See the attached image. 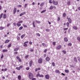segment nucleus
I'll use <instances>...</instances> for the list:
<instances>
[{"instance_id":"40","label":"nucleus","mask_w":80,"mask_h":80,"mask_svg":"<svg viewBox=\"0 0 80 80\" xmlns=\"http://www.w3.org/2000/svg\"><path fill=\"white\" fill-rule=\"evenodd\" d=\"M53 45H55L56 42H52Z\"/></svg>"},{"instance_id":"18","label":"nucleus","mask_w":80,"mask_h":80,"mask_svg":"<svg viewBox=\"0 0 80 80\" xmlns=\"http://www.w3.org/2000/svg\"><path fill=\"white\" fill-rule=\"evenodd\" d=\"M9 42H10V40H6L5 42L6 43H8Z\"/></svg>"},{"instance_id":"21","label":"nucleus","mask_w":80,"mask_h":80,"mask_svg":"<svg viewBox=\"0 0 80 80\" xmlns=\"http://www.w3.org/2000/svg\"><path fill=\"white\" fill-rule=\"evenodd\" d=\"M77 39L78 40V41H79V42H80V37H77Z\"/></svg>"},{"instance_id":"38","label":"nucleus","mask_w":80,"mask_h":80,"mask_svg":"<svg viewBox=\"0 0 80 80\" xmlns=\"http://www.w3.org/2000/svg\"><path fill=\"white\" fill-rule=\"evenodd\" d=\"M43 3H42L40 4V7H43Z\"/></svg>"},{"instance_id":"2","label":"nucleus","mask_w":80,"mask_h":80,"mask_svg":"<svg viewBox=\"0 0 80 80\" xmlns=\"http://www.w3.org/2000/svg\"><path fill=\"white\" fill-rule=\"evenodd\" d=\"M42 62L43 61H42V58H40L38 60V63H42Z\"/></svg>"},{"instance_id":"22","label":"nucleus","mask_w":80,"mask_h":80,"mask_svg":"<svg viewBox=\"0 0 80 80\" xmlns=\"http://www.w3.org/2000/svg\"><path fill=\"white\" fill-rule=\"evenodd\" d=\"M3 15V13H1V15H0V19H1L2 18V16Z\"/></svg>"},{"instance_id":"63","label":"nucleus","mask_w":80,"mask_h":80,"mask_svg":"<svg viewBox=\"0 0 80 80\" xmlns=\"http://www.w3.org/2000/svg\"><path fill=\"white\" fill-rule=\"evenodd\" d=\"M36 80L35 78H32V80Z\"/></svg>"},{"instance_id":"36","label":"nucleus","mask_w":80,"mask_h":80,"mask_svg":"<svg viewBox=\"0 0 80 80\" xmlns=\"http://www.w3.org/2000/svg\"><path fill=\"white\" fill-rule=\"evenodd\" d=\"M66 25L67 27H69V22H67L66 23Z\"/></svg>"},{"instance_id":"4","label":"nucleus","mask_w":80,"mask_h":80,"mask_svg":"<svg viewBox=\"0 0 80 80\" xmlns=\"http://www.w3.org/2000/svg\"><path fill=\"white\" fill-rule=\"evenodd\" d=\"M13 12V14H15L16 12H17V8H14Z\"/></svg>"},{"instance_id":"32","label":"nucleus","mask_w":80,"mask_h":80,"mask_svg":"<svg viewBox=\"0 0 80 80\" xmlns=\"http://www.w3.org/2000/svg\"><path fill=\"white\" fill-rule=\"evenodd\" d=\"M68 5H70V1H68L67 3Z\"/></svg>"},{"instance_id":"51","label":"nucleus","mask_w":80,"mask_h":80,"mask_svg":"<svg viewBox=\"0 0 80 80\" xmlns=\"http://www.w3.org/2000/svg\"><path fill=\"white\" fill-rule=\"evenodd\" d=\"M27 4H26L25 5L24 8H26V7H27Z\"/></svg>"},{"instance_id":"30","label":"nucleus","mask_w":80,"mask_h":80,"mask_svg":"<svg viewBox=\"0 0 80 80\" xmlns=\"http://www.w3.org/2000/svg\"><path fill=\"white\" fill-rule=\"evenodd\" d=\"M23 46H24V47H27L28 45L27 44H25V43H23Z\"/></svg>"},{"instance_id":"61","label":"nucleus","mask_w":80,"mask_h":80,"mask_svg":"<svg viewBox=\"0 0 80 80\" xmlns=\"http://www.w3.org/2000/svg\"><path fill=\"white\" fill-rule=\"evenodd\" d=\"M13 25H14V26H16V22H14L13 23Z\"/></svg>"},{"instance_id":"1","label":"nucleus","mask_w":80,"mask_h":80,"mask_svg":"<svg viewBox=\"0 0 80 80\" xmlns=\"http://www.w3.org/2000/svg\"><path fill=\"white\" fill-rule=\"evenodd\" d=\"M29 78L30 79H32V78H33V74L31 72H29Z\"/></svg>"},{"instance_id":"57","label":"nucleus","mask_w":80,"mask_h":80,"mask_svg":"<svg viewBox=\"0 0 80 80\" xmlns=\"http://www.w3.org/2000/svg\"><path fill=\"white\" fill-rule=\"evenodd\" d=\"M23 67V66H21L19 67L20 68H22Z\"/></svg>"},{"instance_id":"46","label":"nucleus","mask_w":80,"mask_h":80,"mask_svg":"<svg viewBox=\"0 0 80 80\" xmlns=\"http://www.w3.org/2000/svg\"><path fill=\"white\" fill-rule=\"evenodd\" d=\"M18 60L20 62H22V60H21V59L20 58H19Z\"/></svg>"},{"instance_id":"24","label":"nucleus","mask_w":80,"mask_h":80,"mask_svg":"<svg viewBox=\"0 0 80 80\" xmlns=\"http://www.w3.org/2000/svg\"><path fill=\"white\" fill-rule=\"evenodd\" d=\"M18 78L19 80H20L21 79V76L19 75L18 77Z\"/></svg>"},{"instance_id":"62","label":"nucleus","mask_w":80,"mask_h":80,"mask_svg":"<svg viewBox=\"0 0 80 80\" xmlns=\"http://www.w3.org/2000/svg\"><path fill=\"white\" fill-rule=\"evenodd\" d=\"M78 60L79 62H80V58H78Z\"/></svg>"},{"instance_id":"58","label":"nucleus","mask_w":80,"mask_h":80,"mask_svg":"<svg viewBox=\"0 0 80 80\" xmlns=\"http://www.w3.org/2000/svg\"><path fill=\"white\" fill-rule=\"evenodd\" d=\"M10 24H9V23L7 25V27H9V26H10Z\"/></svg>"},{"instance_id":"60","label":"nucleus","mask_w":80,"mask_h":80,"mask_svg":"<svg viewBox=\"0 0 80 80\" xmlns=\"http://www.w3.org/2000/svg\"><path fill=\"white\" fill-rule=\"evenodd\" d=\"M70 66L71 67H74V66H73V65H70Z\"/></svg>"},{"instance_id":"47","label":"nucleus","mask_w":80,"mask_h":80,"mask_svg":"<svg viewBox=\"0 0 80 80\" xmlns=\"http://www.w3.org/2000/svg\"><path fill=\"white\" fill-rule=\"evenodd\" d=\"M36 35L38 36H40V34H39V33H38L36 34Z\"/></svg>"},{"instance_id":"31","label":"nucleus","mask_w":80,"mask_h":80,"mask_svg":"<svg viewBox=\"0 0 80 80\" xmlns=\"http://www.w3.org/2000/svg\"><path fill=\"white\" fill-rule=\"evenodd\" d=\"M62 52H63L64 54H66V51L65 50H63Z\"/></svg>"},{"instance_id":"34","label":"nucleus","mask_w":80,"mask_h":80,"mask_svg":"<svg viewBox=\"0 0 80 80\" xmlns=\"http://www.w3.org/2000/svg\"><path fill=\"white\" fill-rule=\"evenodd\" d=\"M16 69H17V70H20V68L18 67H17Z\"/></svg>"},{"instance_id":"28","label":"nucleus","mask_w":80,"mask_h":80,"mask_svg":"<svg viewBox=\"0 0 80 80\" xmlns=\"http://www.w3.org/2000/svg\"><path fill=\"white\" fill-rule=\"evenodd\" d=\"M23 23V21H19L18 22V23Z\"/></svg>"},{"instance_id":"20","label":"nucleus","mask_w":80,"mask_h":80,"mask_svg":"<svg viewBox=\"0 0 80 80\" xmlns=\"http://www.w3.org/2000/svg\"><path fill=\"white\" fill-rule=\"evenodd\" d=\"M17 25L18 27H20L21 26V24H19V23H17Z\"/></svg>"},{"instance_id":"26","label":"nucleus","mask_w":80,"mask_h":80,"mask_svg":"<svg viewBox=\"0 0 80 80\" xmlns=\"http://www.w3.org/2000/svg\"><path fill=\"white\" fill-rule=\"evenodd\" d=\"M46 12V10H43V11H42L41 12V13H44V12Z\"/></svg>"},{"instance_id":"45","label":"nucleus","mask_w":80,"mask_h":80,"mask_svg":"<svg viewBox=\"0 0 80 80\" xmlns=\"http://www.w3.org/2000/svg\"><path fill=\"white\" fill-rule=\"evenodd\" d=\"M53 67H55V63L54 62H52V63Z\"/></svg>"},{"instance_id":"17","label":"nucleus","mask_w":80,"mask_h":80,"mask_svg":"<svg viewBox=\"0 0 80 80\" xmlns=\"http://www.w3.org/2000/svg\"><path fill=\"white\" fill-rule=\"evenodd\" d=\"M42 45H43V46L45 47H47V44H46L44 43H42Z\"/></svg>"},{"instance_id":"55","label":"nucleus","mask_w":80,"mask_h":80,"mask_svg":"<svg viewBox=\"0 0 80 80\" xmlns=\"http://www.w3.org/2000/svg\"><path fill=\"white\" fill-rule=\"evenodd\" d=\"M14 54H18V52H14Z\"/></svg>"},{"instance_id":"3","label":"nucleus","mask_w":80,"mask_h":80,"mask_svg":"<svg viewBox=\"0 0 80 80\" xmlns=\"http://www.w3.org/2000/svg\"><path fill=\"white\" fill-rule=\"evenodd\" d=\"M52 3L54 5H57L58 4V2L57 1H53Z\"/></svg>"},{"instance_id":"50","label":"nucleus","mask_w":80,"mask_h":80,"mask_svg":"<svg viewBox=\"0 0 80 80\" xmlns=\"http://www.w3.org/2000/svg\"><path fill=\"white\" fill-rule=\"evenodd\" d=\"M23 26L24 27V28H27V26H26V25H23Z\"/></svg>"},{"instance_id":"56","label":"nucleus","mask_w":80,"mask_h":80,"mask_svg":"<svg viewBox=\"0 0 80 80\" xmlns=\"http://www.w3.org/2000/svg\"><path fill=\"white\" fill-rule=\"evenodd\" d=\"M16 58L17 59H18V60L20 58L18 56H17Z\"/></svg>"},{"instance_id":"13","label":"nucleus","mask_w":80,"mask_h":80,"mask_svg":"<svg viewBox=\"0 0 80 80\" xmlns=\"http://www.w3.org/2000/svg\"><path fill=\"white\" fill-rule=\"evenodd\" d=\"M64 40L65 42H67L68 41V39H67V38H64Z\"/></svg>"},{"instance_id":"5","label":"nucleus","mask_w":80,"mask_h":80,"mask_svg":"<svg viewBox=\"0 0 80 80\" xmlns=\"http://www.w3.org/2000/svg\"><path fill=\"white\" fill-rule=\"evenodd\" d=\"M61 48H62V46L60 45L57 47V50H59Z\"/></svg>"},{"instance_id":"59","label":"nucleus","mask_w":80,"mask_h":80,"mask_svg":"<svg viewBox=\"0 0 80 80\" xmlns=\"http://www.w3.org/2000/svg\"><path fill=\"white\" fill-rule=\"evenodd\" d=\"M28 43V41L26 42H24V43L25 44V43Z\"/></svg>"},{"instance_id":"43","label":"nucleus","mask_w":80,"mask_h":80,"mask_svg":"<svg viewBox=\"0 0 80 80\" xmlns=\"http://www.w3.org/2000/svg\"><path fill=\"white\" fill-rule=\"evenodd\" d=\"M39 77H43V75H40Z\"/></svg>"},{"instance_id":"54","label":"nucleus","mask_w":80,"mask_h":80,"mask_svg":"<svg viewBox=\"0 0 80 80\" xmlns=\"http://www.w3.org/2000/svg\"><path fill=\"white\" fill-rule=\"evenodd\" d=\"M26 70H29V69H30V68H29L28 67L26 68Z\"/></svg>"},{"instance_id":"9","label":"nucleus","mask_w":80,"mask_h":80,"mask_svg":"<svg viewBox=\"0 0 80 80\" xmlns=\"http://www.w3.org/2000/svg\"><path fill=\"white\" fill-rule=\"evenodd\" d=\"M45 78L46 79H48L49 78V76H48V75H45Z\"/></svg>"},{"instance_id":"53","label":"nucleus","mask_w":80,"mask_h":80,"mask_svg":"<svg viewBox=\"0 0 80 80\" xmlns=\"http://www.w3.org/2000/svg\"><path fill=\"white\" fill-rule=\"evenodd\" d=\"M47 50L46 49L44 51V53H46V52H47Z\"/></svg>"},{"instance_id":"33","label":"nucleus","mask_w":80,"mask_h":80,"mask_svg":"<svg viewBox=\"0 0 80 80\" xmlns=\"http://www.w3.org/2000/svg\"><path fill=\"white\" fill-rule=\"evenodd\" d=\"M65 72H66V73H68V72H69L68 70H65Z\"/></svg>"},{"instance_id":"10","label":"nucleus","mask_w":80,"mask_h":80,"mask_svg":"<svg viewBox=\"0 0 80 80\" xmlns=\"http://www.w3.org/2000/svg\"><path fill=\"white\" fill-rule=\"evenodd\" d=\"M46 60H47V61H49L50 60V58H49L48 57H47L46 58Z\"/></svg>"},{"instance_id":"35","label":"nucleus","mask_w":80,"mask_h":80,"mask_svg":"<svg viewBox=\"0 0 80 80\" xmlns=\"http://www.w3.org/2000/svg\"><path fill=\"white\" fill-rule=\"evenodd\" d=\"M3 28H3V27H0V30H3Z\"/></svg>"},{"instance_id":"12","label":"nucleus","mask_w":80,"mask_h":80,"mask_svg":"<svg viewBox=\"0 0 80 80\" xmlns=\"http://www.w3.org/2000/svg\"><path fill=\"white\" fill-rule=\"evenodd\" d=\"M68 21L69 22V23H71V22H72V19H70V18H68Z\"/></svg>"},{"instance_id":"8","label":"nucleus","mask_w":80,"mask_h":80,"mask_svg":"<svg viewBox=\"0 0 80 80\" xmlns=\"http://www.w3.org/2000/svg\"><path fill=\"white\" fill-rule=\"evenodd\" d=\"M25 34H23L22 36H21V38L22 39H23L24 37H25Z\"/></svg>"},{"instance_id":"64","label":"nucleus","mask_w":80,"mask_h":80,"mask_svg":"<svg viewBox=\"0 0 80 80\" xmlns=\"http://www.w3.org/2000/svg\"><path fill=\"white\" fill-rule=\"evenodd\" d=\"M78 10H80V7H79V8H78Z\"/></svg>"},{"instance_id":"42","label":"nucleus","mask_w":80,"mask_h":80,"mask_svg":"<svg viewBox=\"0 0 80 80\" xmlns=\"http://www.w3.org/2000/svg\"><path fill=\"white\" fill-rule=\"evenodd\" d=\"M55 72H56V73H59V70H56L55 71Z\"/></svg>"},{"instance_id":"37","label":"nucleus","mask_w":80,"mask_h":80,"mask_svg":"<svg viewBox=\"0 0 80 80\" xmlns=\"http://www.w3.org/2000/svg\"><path fill=\"white\" fill-rule=\"evenodd\" d=\"M11 47V44H10L9 45H8V48H9V47Z\"/></svg>"},{"instance_id":"16","label":"nucleus","mask_w":80,"mask_h":80,"mask_svg":"<svg viewBox=\"0 0 80 80\" xmlns=\"http://www.w3.org/2000/svg\"><path fill=\"white\" fill-rule=\"evenodd\" d=\"M73 28H74V30H77V29L78 28L77 26L73 27Z\"/></svg>"},{"instance_id":"25","label":"nucleus","mask_w":80,"mask_h":80,"mask_svg":"<svg viewBox=\"0 0 80 80\" xmlns=\"http://www.w3.org/2000/svg\"><path fill=\"white\" fill-rule=\"evenodd\" d=\"M23 29V27L21 26L20 27V28H19V30H22Z\"/></svg>"},{"instance_id":"41","label":"nucleus","mask_w":80,"mask_h":80,"mask_svg":"<svg viewBox=\"0 0 80 80\" xmlns=\"http://www.w3.org/2000/svg\"><path fill=\"white\" fill-rule=\"evenodd\" d=\"M60 20V18L58 17V22H59Z\"/></svg>"},{"instance_id":"6","label":"nucleus","mask_w":80,"mask_h":80,"mask_svg":"<svg viewBox=\"0 0 80 80\" xmlns=\"http://www.w3.org/2000/svg\"><path fill=\"white\" fill-rule=\"evenodd\" d=\"M25 13H26V12H23L22 13L20 14V17H22V15H25Z\"/></svg>"},{"instance_id":"27","label":"nucleus","mask_w":80,"mask_h":80,"mask_svg":"<svg viewBox=\"0 0 80 80\" xmlns=\"http://www.w3.org/2000/svg\"><path fill=\"white\" fill-rule=\"evenodd\" d=\"M3 18H6V17H7V16H6V14H4L3 15Z\"/></svg>"},{"instance_id":"14","label":"nucleus","mask_w":80,"mask_h":80,"mask_svg":"<svg viewBox=\"0 0 80 80\" xmlns=\"http://www.w3.org/2000/svg\"><path fill=\"white\" fill-rule=\"evenodd\" d=\"M74 61L75 62H78L77 59V58H74Z\"/></svg>"},{"instance_id":"7","label":"nucleus","mask_w":80,"mask_h":80,"mask_svg":"<svg viewBox=\"0 0 80 80\" xmlns=\"http://www.w3.org/2000/svg\"><path fill=\"white\" fill-rule=\"evenodd\" d=\"M32 63H33V61H31L29 63V65L30 67H32Z\"/></svg>"},{"instance_id":"44","label":"nucleus","mask_w":80,"mask_h":80,"mask_svg":"<svg viewBox=\"0 0 80 80\" xmlns=\"http://www.w3.org/2000/svg\"><path fill=\"white\" fill-rule=\"evenodd\" d=\"M17 39L18 40H20V38L18 37L17 38Z\"/></svg>"},{"instance_id":"52","label":"nucleus","mask_w":80,"mask_h":80,"mask_svg":"<svg viewBox=\"0 0 80 80\" xmlns=\"http://www.w3.org/2000/svg\"><path fill=\"white\" fill-rule=\"evenodd\" d=\"M18 7H22L21 5H19L18 6Z\"/></svg>"},{"instance_id":"39","label":"nucleus","mask_w":80,"mask_h":80,"mask_svg":"<svg viewBox=\"0 0 80 80\" xmlns=\"http://www.w3.org/2000/svg\"><path fill=\"white\" fill-rule=\"evenodd\" d=\"M68 46H72V43H69L68 44Z\"/></svg>"},{"instance_id":"19","label":"nucleus","mask_w":80,"mask_h":80,"mask_svg":"<svg viewBox=\"0 0 80 80\" xmlns=\"http://www.w3.org/2000/svg\"><path fill=\"white\" fill-rule=\"evenodd\" d=\"M8 50L7 49H5V50H2V52H7Z\"/></svg>"},{"instance_id":"15","label":"nucleus","mask_w":80,"mask_h":80,"mask_svg":"<svg viewBox=\"0 0 80 80\" xmlns=\"http://www.w3.org/2000/svg\"><path fill=\"white\" fill-rule=\"evenodd\" d=\"M35 22H36V23H40V21H39L36 20Z\"/></svg>"},{"instance_id":"49","label":"nucleus","mask_w":80,"mask_h":80,"mask_svg":"<svg viewBox=\"0 0 80 80\" xmlns=\"http://www.w3.org/2000/svg\"><path fill=\"white\" fill-rule=\"evenodd\" d=\"M28 55H26V56L25 58L27 59V58H28Z\"/></svg>"},{"instance_id":"48","label":"nucleus","mask_w":80,"mask_h":80,"mask_svg":"<svg viewBox=\"0 0 80 80\" xmlns=\"http://www.w3.org/2000/svg\"><path fill=\"white\" fill-rule=\"evenodd\" d=\"M30 52H33V49H31L30 50Z\"/></svg>"},{"instance_id":"29","label":"nucleus","mask_w":80,"mask_h":80,"mask_svg":"<svg viewBox=\"0 0 80 80\" xmlns=\"http://www.w3.org/2000/svg\"><path fill=\"white\" fill-rule=\"evenodd\" d=\"M63 17H65L66 16V13H63Z\"/></svg>"},{"instance_id":"11","label":"nucleus","mask_w":80,"mask_h":80,"mask_svg":"<svg viewBox=\"0 0 80 80\" xmlns=\"http://www.w3.org/2000/svg\"><path fill=\"white\" fill-rule=\"evenodd\" d=\"M18 49H19V48H15L14 49V51L15 52H16V51H18Z\"/></svg>"},{"instance_id":"23","label":"nucleus","mask_w":80,"mask_h":80,"mask_svg":"<svg viewBox=\"0 0 80 80\" xmlns=\"http://www.w3.org/2000/svg\"><path fill=\"white\" fill-rule=\"evenodd\" d=\"M50 10H52L53 9V6H51L49 8Z\"/></svg>"}]
</instances>
